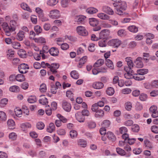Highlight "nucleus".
I'll return each instance as SVG.
<instances>
[{"mask_svg":"<svg viewBox=\"0 0 158 158\" xmlns=\"http://www.w3.org/2000/svg\"><path fill=\"white\" fill-rule=\"evenodd\" d=\"M62 106L63 109L67 112H69L71 109V105L70 103L66 100H63L62 102Z\"/></svg>","mask_w":158,"mask_h":158,"instance_id":"nucleus-1","label":"nucleus"},{"mask_svg":"<svg viewBox=\"0 0 158 158\" xmlns=\"http://www.w3.org/2000/svg\"><path fill=\"white\" fill-rule=\"evenodd\" d=\"M77 31L79 35L83 36H86L88 35V32L84 27L79 26L77 28Z\"/></svg>","mask_w":158,"mask_h":158,"instance_id":"nucleus-2","label":"nucleus"},{"mask_svg":"<svg viewBox=\"0 0 158 158\" xmlns=\"http://www.w3.org/2000/svg\"><path fill=\"white\" fill-rule=\"evenodd\" d=\"M18 68L20 73H25L27 72V70L29 69V66L28 65L23 63L19 65Z\"/></svg>","mask_w":158,"mask_h":158,"instance_id":"nucleus-3","label":"nucleus"},{"mask_svg":"<svg viewBox=\"0 0 158 158\" xmlns=\"http://www.w3.org/2000/svg\"><path fill=\"white\" fill-rule=\"evenodd\" d=\"M157 107L155 105L151 106L149 109L150 112L152 114V116L155 118L158 117V111H157Z\"/></svg>","mask_w":158,"mask_h":158,"instance_id":"nucleus-4","label":"nucleus"},{"mask_svg":"<svg viewBox=\"0 0 158 158\" xmlns=\"http://www.w3.org/2000/svg\"><path fill=\"white\" fill-rule=\"evenodd\" d=\"M49 16L52 18L57 19L60 17V15L59 11L55 9L50 11Z\"/></svg>","mask_w":158,"mask_h":158,"instance_id":"nucleus-5","label":"nucleus"},{"mask_svg":"<svg viewBox=\"0 0 158 158\" xmlns=\"http://www.w3.org/2000/svg\"><path fill=\"white\" fill-rule=\"evenodd\" d=\"M121 43L120 40H110L108 42V44L114 48H118Z\"/></svg>","mask_w":158,"mask_h":158,"instance_id":"nucleus-6","label":"nucleus"},{"mask_svg":"<svg viewBox=\"0 0 158 158\" xmlns=\"http://www.w3.org/2000/svg\"><path fill=\"white\" fill-rule=\"evenodd\" d=\"M49 52L51 55L53 56H57L59 55V51L56 48H51L49 50Z\"/></svg>","mask_w":158,"mask_h":158,"instance_id":"nucleus-7","label":"nucleus"},{"mask_svg":"<svg viewBox=\"0 0 158 158\" xmlns=\"http://www.w3.org/2000/svg\"><path fill=\"white\" fill-rule=\"evenodd\" d=\"M75 117L77 120L79 122H83L85 120L84 116L80 112L76 113L75 114Z\"/></svg>","mask_w":158,"mask_h":158,"instance_id":"nucleus-8","label":"nucleus"},{"mask_svg":"<svg viewBox=\"0 0 158 158\" xmlns=\"http://www.w3.org/2000/svg\"><path fill=\"white\" fill-rule=\"evenodd\" d=\"M59 65L57 63H53L51 64V66L50 68V71L54 74L57 72L56 70L59 68Z\"/></svg>","mask_w":158,"mask_h":158,"instance_id":"nucleus-9","label":"nucleus"},{"mask_svg":"<svg viewBox=\"0 0 158 158\" xmlns=\"http://www.w3.org/2000/svg\"><path fill=\"white\" fill-rule=\"evenodd\" d=\"M103 10L104 12L110 15H113L114 13L113 10L107 6H104L103 8Z\"/></svg>","mask_w":158,"mask_h":158,"instance_id":"nucleus-10","label":"nucleus"},{"mask_svg":"<svg viewBox=\"0 0 158 158\" xmlns=\"http://www.w3.org/2000/svg\"><path fill=\"white\" fill-rule=\"evenodd\" d=\"M106 136L109 140L112 141H115L116 139L115 136L111 132H108L106 134Z\"/></svg>","mask_w":158,"mask_h":158,"instance_id":"nucleus-11","label":"nucleus"},{"mask_svg":"<svg viewBox=\"0 0 158 158\" xmlns=\"http://www.w3.org/2000/svg\"><path fill=\"white\" fill-rule=\"evenodd\" d=\"M104 85L100 82H97L94 83L93 84V87L96 89H100L103 88Z\"/></svg>","mask_w":158,"mask_h":158,"instance_id":"nucleus-12","label":"nucleus"},{"mask_svg":"<svg viewBox=\"0 0 158 158\" xmlns=\"http://www.w3.org/2000/svg\"><path fill=\"white\" fill-rule=\"evenodd\" d=\"M143 143L145 147L148 149H151L153 147L152 143L148 139L144 140Z\"/></svg>","mask_w":158,"mask_h":158,"instance_id":"nucleus-13","label":"nucleus"},{"mask_svg":"<svg viewBox=\"0 0 158 158\" xmlns=\"http://www.w3.org/2000/svg\"><path fill=\"white\" fill-rule=\"evenodd\" d=\"M14 51L11 49H9L6 51V57L9 59H11L12 57H14Z\"/></svg>","mask_w":158,"mask_h":158,"instance_id":"nucleus-14","label":"nucleus"},{"mask_svg":"<svg viewBox=\"0 0 158 158\" xmlns=\"http://www.w3.org/2000/svg\"><path fill=\"white\" fill-rule=\"evenodd\" d=\"M10 31H14L16 29L17 24L15 21L14 20H11L10 21Z\"/></svg>","mask_w":158,"mask_h":158,"instance_id":"nucleus-15","label":"nucleus"},{"mask_svg":"<svg viewBox=\"0 0 158 158\" xmlns=\"http://www.w3.org/2000/svg\"><path fill=\"white\" fill-rule=\"evenodd\" d=\"M77 144L78 146L83 148H85L87 145L86 141L83 139H79L77 140Z\"/></svg>","mask_w":158,"mask_h":158,"instance_id":"nucleus-16","label":"nucleus"},{"mask_svg":"<svg viewBox=\"0 0 158 158\" xmlns=\"http://www.w3.org/2000/svg\"><path fill=\"white\" fill-rule=\"evenodd\" d=\"M127 6L126 3L125 2H122L119 1L118 3V8H120L123 10H126Z\"/></svg>","mask_w":158,"mask_h":158,"instance_id":"nucleus-17","label":"nucleus"},{"mask_svg":"<svg viewBox=\"0 0 158 158\" xmlns=\"http://www.w3.org/2000/svg\"><path fill=\"white\" fill-rule=\"evenodd\" d=\"M89 23L90 25L93 27L96 26L98 24V22L97 20L94 18L89 19Z\"/></svg>","mask_w":158,"mask_h":158,"instance_id":"nucleus-18","label":"nucleus"},{"mask_svg":"<svg viewBox=\"0 0 158 158\" xmlns=\"http://www.w3.org/2000/svg\"><path fill=\"white\" fill-rule=\"evenodd\" d=\"M55 126L53 123L49 124V126L47 129V131L50 133H52L55 130Z\"/></svg>","mask_w":158,"mask_h":158,"instance_id":"nucleus-19","label":"nucleus"},{"mask_svg":"<svg viewBox=\"0 0 158 158\" xmlns=\"http://www.w3.org/2000/svg\"><path fill=\"white\" fill-rule=\"evenodd\" d=\"M18 55L21 58H25L26 57L27 53L25 50L23 49H20L18 51Z\"/></svg>","mask_w":158,"mask_h":158,"instance_id":"nucleus-20","label":"nucleus"},{"mask_svg":"<svg viewBox=\"0 0 158 158\" xmlns=\"http://www.w3.org/2000/svg\"><path fill=\"white\" fill-rule=\"evenodd\" d=\"M104 115V111L102 110H98L96 111L95 116L97 118H100L103 117Z\"/></svg>","mask_w":158,"mask_h":158,"instance_id":"nucleus-21","label":"nucleus"},{"mask_svg":"<svg viewBox=\"0 0 158 158\" xmlns=\"http://www.w3.org/2000/svg\"><path fill=\"white\" fill-rule=\"evenodd\" d=\"M70 75L71 77L75 79H77L79 77V74L77 72L73 70L71 72Z\"/></svg>","mask_w":158,"mask_h":158,"instance_id":"nucleus-22","label":"nucleus"},{"mask_svg":"<svg viewBox=\"0 0 158 158\" xmlns=\"http://www.w3.org/2000/svg\"><path fill=\"white\" fill-rule=\"evenodd\" d=\"M106 30H102L99 34V37L98 38V40H106Z\"/></svg>","mask_w":158,"mask_h":158,"instance_id":"nucleus-23","label":"nucleus"},{"mask_svg":"<svg viewBox=\"0 0 158 158\" xmlns=\"http://www.w3.org/2000/svg\"><path fill=\"white\" fill-rule=\"evenodd\" d=\"M104 63V60L102 59L98 60L94 64V67H98L102 66Z\"/></svg>","mask_w":158,"mask_h":158,"instance_id":"nucleus-24","label":"nucleus"},{"mask_svg":"<svg viewBox=\"0 0 158 158\" xmlns=\"http://www.w3.org/2000/svg\"><path fill=\"white\" fill-rule=\"evenodd\" d=\"M98 16L101 19L104 20H108L110 18V17L108 15L103 13L98 14Z\"/></svg>","mask_w":158,"mask_h":158,"instance_id":"nucleus-25","label":"nucleus"},{"mask_svg":"<svg viewBox=\"0 0 158 158\" xmlns=\"http://www.w3.org/2000/svg\"><path fill=\"white\" fill-rule=\"evenodd\" d=\"M6 119L7 116L6 113L3 111H0V120L5 121Z\"/></svg>","mask_w":158,"mask_h":158,"instance_id":"nucleus-26","label":"nucleus"},{"mask_svg":"<svg viewBox=\"0 0 158 158\" xmlns=\"http://www.w3.org/2000/svg\"><path fill=\"white\" fill-rule=\"evenodd\" d=\"M15 79L18 81L22 82L25 81V78L24 76L23 75L19 74L15 76Z\"/></svg>","mask_w":158,"mask_h":158,"instance_id":"nucleus-27","label":"nucleus"},{"mask_svg":"<svg viewBox=\"0 0 158 158\" xmlns=\"http://www.w3.org/2000/svg\"><path fill=\"white\" fill-rule=\"evenodd\" d=\"M128 29L131 32L136 33L138 31V28L134 25H131L128 27Z\"/></svg>","mask_w":158,"mask_h":158,"instance_id":"nucleus-28","label":"nucleus"},{"mask_svg":"<svg viewBox=\"0 0 158 158\" xmlns=\"http://www.w3.org/2000/svg\"><path fill=\"white\" fill-rule=\"evenodd\" d=\"M10 91L13 92H18L19 91V87L17 85H13L9 88Z\"/></svg>","mask_w":158,"mask_h":158,"instance_id":"nucleus-29","label":"nucleus"},{"mask_svg":"<svg viewBox=\"0 0 158 158\" xmlns=\"http://www.w3.org/2000/svg\"><path fill=\"white\" fill-rule=\"evenodd\" d=\"M7 124L10 129H13L15 125V122L12 119L8 120L7 121Z\"/></svg>","mask_w":158,"mask_h":158,"instance_id":"nucleus-30","label":"nucleus"},{"mask_svg":"<svg viewBox=\"0 0 158 158\" xmlns=\"http://www.w3.org/2000/svg\"><path fill=\"white\" fill-rule=\"evenodd\" d=\"M8 100L6 98L2 99L0 101V107H4L7 103Z\"/></svg>","mask_w":158,"mask_h":158,"instance_id":"nucleus-31","label":"nucleus"},{"mask_svg":"<svg viewBox=\"0 0 158 158\" xmlns=\"http://www.w3.org/2000/svg\"><path fill=\"white\" fill-rule=\"evenodd\" d=\"M98 10L94 8H89L86 10V12L90 14L95 13L98 12Z\"/></svg>","mask_w":158,"mask_h":158,"instance_id":"nucleus-32","label":"nucleus"},{"mask_svg":"<svg viewBox=\"0 0 158 158\" xmlns=\"http://www.w3.org/2000/svg\"><path fill=\"white\" fill-rule=\"evenodd\" d=\"M31 125L28 123H22L21 125V127L23 129H27V128H31Z\"/></svg>","mask_w":158,"mask_h":158,"instance_id":"nucleus-33","label":"nucleus"},{"mask_svg":"<svg viewBox=\"0 0 158 158\" xmlns=\"http://www.w3.org/2000/svg\"><path fill=\"white\" fill-rule=\"evenodd\" d=\"M106 64L107 66L111 69H114V66L112 62L109 59H106Z\"/></svg>","mask_w":158,"mask_h":158,"instance_id":"nucleus-34","label":"nucleus"},{"mask_svg":"<svg viewBox=\"0 0 158 158\" xmlns=\"http://www.w3.org/2000/svg\"><path fill=\"white\" fill-rule=\"evenodd\" d=\"M2 26L3 29L4 31H10V26H9L6 23H3Z\"/></svg>","mask_w":158,"mask_h":158,"instance_id":"nucleus-35","label":"nucleus"},{"mask_svg":"<svg viewBox=\"0 0 158 158\" xmlns=\"http://www.w3.org/2000/svg\"><path fill=\"white\" fill-rule=\"evenodd\" d=\"M116 151L119 155L121 156H124L126 154V153L124 150L119 148H116Z\"/></svg>","mask_w":158,"mask_h":158,"instance_id":"nucleus-36","label":"nucleus"},{"mask_svg":"<svg viewBox=\"0 0 158 158\" xmlns=\"http://www.w3.org/2000/svg\"><path fill=\"white\" fill-rule=\"evenodd\" d=\"M106 94L109 95L111 96L113 95L114 93V89L111 87H110L108 88L106 90Z\"/></svg>","mask_w":158,"mask_h":158,"instance_id":"nucleus-37","label":"nucleus"},{"mask_svg":"<svg viewBox=\"0 0 158 158\" xmlns=\"http://www.w3.org/2000/svg\"><path fill=\"white\" fill-rule=\"evenodd\" d=\"M39 103L43 105H46L48 103V101L47 99L44 97L40 99L39 100Z\"/></svg>","mask_w":158,"mask_h":158,"instance_id":"nucleus-38","label":"nucleus"},{"mask_svg":"<svg viewBox=\"0 0 158 158\" xmlns=\"http://www.w3.org/2000/svg\"><path fill=\"white\" fill-rule=\"evenodd\" d=\"M28 102L30 103H34L36 101V97L35 96H31L27 99Z\"/></svg>","mask_w":158,"mask_h":158,"instance_id":"nucleus-39","label":"nucleus"},{"mask_svg":"<svg viewBox=\"0 0 158 158\" xmlns=\"http://www.w3.org/2000/svg\"><path fill=\"white\" fill-rule=\"evenodd\" d=\"M21 8L25 10H27L29 12H31V10L30 7L28 6L27 4L24 3H23L21 4Z\"/></svg>","mask_w":158,"mask_h":158,"instance_id":"nucleus-40","label":"nucleus"},{"mask_svg":"<svg viewBox=\"0 0 158 158\" xmlns=\"http://www.w3.org/2000/svg\"><path fill=\"white\" fill-rule=\"evenodd\" d=\"M15 112L17 116L19 117L21 116L22 114V111L21 109L19 108H16L15 109Z\"/></svg>","mask_w":158,"mask_h":158,"instance_id":"nucleus-41","label":"nucleus"},{"mask_svg":"<svg viewBox=\"0 0 158 158\" xmlns=\"http://www.w3.org/2000/svg\"><path fill=\"white\" fill-rule=\"evenodd\" d=\"M58 2V0H49L47 1V4L50 6L56 5Z\"/></svg>","mask_w":158,"mask_h":158,"instance_id":"nucleus-42","label":"nucleus"},{"mask_svg":"<svg viewBox=\"0 0 158 158\" xmlns=\"http://www.w3.org/2000/svg\"><path fill=\"white\" fill-rule=\"evenodd\" d=\"M70 135L72 138H76L77 135V133L76 131L73 130L70 132Z\"/></svg>","mask_w":158,"mask_h":158,"instance_id":"nucleus-43","label":"nucleus"},{"mask_svg":"<svg viewBox=\"0 0 158 158\" xmlns=\"http://www.w3.org/2000/svg\"><path fill=\"white\" fill-rule=\"evenodd\" d=\"M148 72L147 69H139V75H144Z\"/></svg>","mask_w":158,"mask_h":158,"instance_id":"nucleus-44","label":"nucleus"},{"mask_svg":"<svg viewBox=\"0 0 158 158\" xmlns=\"http://www.w3.org/2000/svg\"><path fill=\"white\" fill-rule=\"evenodd\" d=\"M34 30L37 35L42 31V29L40 26L39 25H36L34 27Z\"/></svg>","mask_w":158,"mask_h":158,"instance_id":"nucleus-45","label":"nucleus"},{"mask_svg":"<svg viewBox=\"0 0 158 158\" xmlns=\"http://www.w3.org/2000/svg\"><path fill=\"white\" fill-rule=\"evenodd\" d=\"M24 32L23 31H20L17 34L18 37L20 40L25 39Z\"/></svg>","mask_w":158,"mask_h":158,"instance_id":"nucleus-46","label":"nucleus"},{"mask_svg":"<svg viewBox=\"0 0 158 158\" xmlns=\"http://www.w3.org/2000/svg\"><path fill=\"white\" fill-rule=\"evenodd\" d=\"M69 1V0H61V6L64 8L67 7Z\"/></svg>","mask_w":158,"mask_h":158,"instance_id":"nucleus-47","label":"nucleus"},{"mask_svg":"<svg viewBox=\"0 0 158 158\" xmlns=\"http://www.w3.org/2000/svg\"><path fill=\"white\" fill-rule=\"evenodd\" d=\"M22 110L24 115H28L29 114V110L27 106L23 107Z\"/></svg>","mask_w":158,"mask_h":158,"instance_id":"nucleus-48","label":"nucleus"},{"mask_svg":"<svg viewBox=\"0 0 158 158\" xmlns=\"http://www.w3.org/2000/svg\"><path fill=\"white\" fill-rule=\"evenodd\" d=\"M44 124L42 122H38L36 124V127L38 129L42 130L44 127Z\"/></svg>","mask_w":158,"mask_h":158,"instance_id":"nucleus-49","label":"nucleus"},{"mask_svg":"<svg viewBox=\"0 0 158 158\" xmlns=\"http://www.w3.org/2000/svg\"><path fill=\"white\" fill-rule=\"evenodd\" d=\"M128 131L127 128L124 127H121L119 129V131L120 133L123 134L126 133Z\"/></svg>","mask_w":158,"mask_h":158,"instance_id":"nucleus-50","label":"nucleus"},{"mask_svg":"<svg viewBox=\"0 0 158 158\" xmlns=\"http://www.w3.org/2000/svg\"><path fill=\"white\" fill-rule=\"evenodd\" d=\"M57 116L61 122H62L64 123L67 122V119L61 115V114H58L57 115Z\"/></svg>","mask_w":158,"mask_h":158,"instance_id":"nucleus-51","label":"nucleus"},{"mask_svg":"<svg viewBox=\"0 0 158 158\" xmlns=\"http://www.w3.org/2000/svg\"><path fill=\"white\" fill-rule=\"evenodd\" d=\"M143 154L146 156L145 158H152V157L151 155V152L149 150H145L144 151Z\"/></svg>","mask_w":158,"mask_h":158,"instance_id":"nucleus-52","label":"nucleus"},{"mask_svg":"<svg viewBox=\"0 0 158 158\" xmlns=\"http://www.w3.org/2000/svg\"><path fill=\"white\" fill-rule=\"evenodd\" d=\"M92 73L93 74L96 75L99 72H105L106 70L104 69L98 70L97 69H92Z\"/></svg>","mask_w":158,"mask_h":158,"instance_id":"nucleus-53","label":"nucleus"},{"mask_svg":"<svg viewBox=\"0 0 158 158\" xmlns=\"http://www.w3.org/2000/svg\"><path fill=\"white\" fill-rule=\"evenodd\" d=\"M110 121L108 120H106L103 121L102 125V127L105 128H107L110 126Z\"/></svg>","mask_w":158,"mask_h":158,"instance_id":"nucleus-54","label":"nucleus"},{"mask_svg":"<svg viewBox=\"0 0 158 158\" xmlns=\"http://www.w3.org/2000/svg\"><path fill=\"white\" fill-rule=\"evenodd\" d=\"M47 90L46 85L44 84H42L40 85V90L41 92H45Z\"/></svg>","mask_w":158,"mask_h":158,"instance_id":"nucleus-55","label":"nucleus"},{"mask_svg":"<svg viewBox=\"0 0 158 158\" xmlns=\"http://www.w3.org/2000/svg\"><path fill=\"white\" fill-rule=\"evenodd\" d=\"M45 112L48 115H50L52 114V109L50 108L49 106L48 105L46 106Z\"/></svg>","mask_w":158,"mask_h":158,"instance_id":"nucleus-56","label":"nucleus"},{"mask_svg":"<svg viewBox=\"0 0 158 158\" xmlns=\"http://www.w3.org/2000/svg\"><path fill=\"white\" fill-rule=\"evenodd\" d=\"M12 45L14 48L18 49L20 47V44L19 42L16 41H13L12 43Z\"/></svg>","mask_w":158,"mask_h":158,"instance_id":"nucleus-57","label":"nucleus"},{"mask_svg":"<svg viewBox=\"0 0 158 158\" xmlns=\"http://www.w3.org/2000/svg\"><path fill=\"white\" fill-rule=\"evenodd\" d=\"M151 131L154 133H158V127L156 126L153 125L151 127Z\"/></svg>","mask_w":158,"mask_h":158,"instance_id":"nucleus-58","label":"nucleus"},{"mask_svg":"<svg viewBox=\"0 0 158 158\" xmlns=\"http://www.w3.org/2000/svg\"><path fill=\"white\" fill-rule=\"evenodd\" d=\"M132 107V104L130 102H128L125 104V108L127 110H130Z\"/></svg>","mask_w":158,"mask_h":158,"instance_id":"nucleus-59","label":"nucleus"},{"mask_svg":"<svg viewBox=\"0 0 158 158\" xmlns=\"http://www.w3.org/2000/svg\"><path fill=\"white\" fill-rule=\"evenodd\" d=\"M35 11L39 15V16L40 17H42L44 16L42 10L40 8H36L35 9Z\"/></svg>","mask_w":158,"mask_h":158,"instance_id":"nucleus-60","label":"nucleus"},{"mask_svg":"<svg viewBox=\"0 0 158 158\" xmlns=\"http://www.w3.org/2000/svg\"><path fill=\"white\" fill-rule=\"evenodd\" d=\"M107 40H101L99 42V45L101 47H105L106 45Z\"/></svg>","mask_w":158,"mask_h":158,"instance_id":"nucleus-61","label":"nucleus"},{"mask_svg":"<svg viewBox=\"0 0 158 158\" xmlns=\"http://www.w3.org/2000/svg\"><path fill=\"white\" fill-rule=\"evenodd\" d=\"M147 94H141L139 97V99L141 101H145L147 98Z\"/></svg>","mask_w":158,"mask_h":158,"instance_id":"nucleus-62","label":"nucleus"},{"mask_svg":"<svg viewBox=\"0 0 158 158\" xmlns=\"http://www.w3.org/2000/svg\"><path fill=\"white\" fill-rule=\"evenodd\" d=\"M133 67H130V66H126L124 67V69L127 73H132L133 70L132 69Z\"/></svg>","mask_w":158,"mask_h":158,"instance_id":"nucleus-63","label":"nucleus"},{"mask_svg":"<svg viewBox=\"0 0 158 158\" xmlns=\"http://www.w3.org/2000/svg\"><path fill=\"white\" fill-rule=\"evenodd\" d=\"M9 138L12 140H15L17 138V135L14 132H12L9 135Z\"/></svg>","mask_w":158,"mask_h":158,"instance_id":"nucleus-64","label":"nucleus"}]
</instances>
